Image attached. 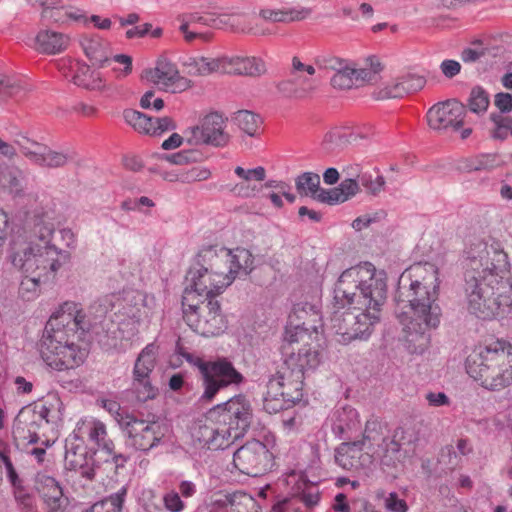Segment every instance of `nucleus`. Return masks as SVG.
Here are the masks:
<instances>
[{
	"label": "nucleus",
	"instance_id": "4468645a",
	"mask_svg": "<svg viewBox=\"0 0 512 512\" xmlns=\"http://www.w3.org/2000/svg\"><path fill=\"white\" fill-rule=\"evenodd\" d=\"M121 429L126 436V446L142 452L159 446L167 433L166 425L158 421L138 419L133 415Z\"/></svg>",
	"mask_w": 512,
	"mask_h": 512
},
{
	"label": "nucleus",
	"instance_id": "13d9d810",
	"mask_svg": "<svg viewBox=\"0 0 512 512\" xmlns=\"http://www.w3.org/2000/svg\"><path fill=\"white\" fill-rule=\"evenodd\" d=\"M200 154L196 151L184 150L166 156V160L175 165H185L199 160Z\"/></svg>",
	"mask_w": 512,
	"mask_h": 512
},
{
	"label": "nucleus",
	"instance_id": "9b49d317",
	"mask_svg": "<svg viewBox=\"0 0 512 512\" xmlns=\"http://www.w3.org/2000/svg\"><path fill=\"white\" fill-rule=\"evenodd\" d=\"M224 418L214 415L211 409L205 423L195 425L190 432L188 452L195 458L201 456L203 450H219L228 448L241 438Z\"/></svg>",
	"mask_w": 512,
	"mask_h": 512
},
{
	"label": "nucleus",
	"instance_id": "37998d69",
	"mask_svg": "<svg viewBox=\"0 0 512 512\" xmlns=\"http://www.w3.org/2000/svg\"><path fill=\"white\" fill-rule=\"evenodd\" d=\"M266 72L265 62L255 56L240 57L239 75L245 76H261Z\"/></svg>",
	"mask_w": 512,
	"mask_h": 512
},
{
	"label": "nucleus",
	"instance_id": "2eb2a0df",
	"mask_svg": "<svg viewBox=\"0 0 512 512\" xmlns=\"http://www.w3.org/2000/svg\"><path fill=\"white\" fill-rule=\"evenodd\" d=\"M226 119L217 112L205 115L198 125L185 130V140L189 145H211L224 147L230 136L226 131Z\"/></svg>",
	"mask_w": 512,
	"mask_h": 512
},
{
	"label": "nucleus",
	"instance_id": "bf43d9fd",
	"mask_svg": "<svg viewBox=\"0 0 512 512\" xmlns=\"http://www.w3.org/2000/svg\"><path fill=\"white\" fill-rule=\"evenodd\" d=\"M359 179L355 180L353 178L344 179L339 185V190L341 192L342 197H344V201H347L354 197L360 190L359 188Z\"/></svg>",
	"mask_w": 512,
	"mask_h": 512
},
{
	"label": "nucleus",
	"instance_id": "f257e3e1",
	"mask_svg": "<svg viewBox=\"0 0 512 512\" xmlns=\"http://www.w3.org/2000/svg\"><path fill=\"white\" fill-rule=\"evenodd\" d=\"M156 300L139 290L124 291L120 296L105 297L94 302L84 313L80 304L66 301L51 315L40 340L39 352L50 368L63 371L81 366L88 350L81 335L92 332L107 348H118V340H130L147 326L153 316Z\"/></svg>",
	"mask_w": 512,
	"mask_h": 512
},
{
	"label": "nucleus",
	"instance_id": "f03ea898",
	"mask_svg": "<svg viewBox=\"0 0 512 512\" xmlns=\"http://www.w3.org/2000/svg\"><path fill=\"white\" fill-rule=\"evenodd\" d=\"M386 273L370 262L350 267L339 276L334 289L330 329L337 341L348 344L366 339L379 322L386 299Z\"/></svg>",
	"mask_w": 512,
	"mask_h": 512
},
{
	"label": "nucleus",
	"instance_id": "6e6552de",
	"mask_svg": "<svg viewBox=\"0 0 512 512\" xmlns=\"http://www.w3.org/2000/svg\"><path fill=\"white\" fill-rule=\"evenodd\" d=\"M470 377L488 390H501L512 384V345L496 341L475 350L466 360Z\"/></svg>",
	"mask_w": 512,
	"mask_h": 512
},
{
	"label": "nucleus",
	"instance_id": "e433bc0d",
	"mask_svg": "<svg viewBox=\"0 0 512 512\" xmlns=\"http://www.w3.org/2000/svg\"><path fill=\"white\" fill-rule=\"evenodd\" d=\"M297 191L301 195L311 197L316 200V194L320 192V176L313 172H304L295 180Z\"/></svg>",
	"mask_w": 512,
	"mask_h": 512
},
{
	"label": "nucleus",
	"instance_id": "2f4dec72",
	"mask_svg": "<svg viewBox=\"0 0 512 512\" xmlns=\"http://www.w3.org/2000/svg\"><path fill=\"white\" fill-rule=\"evenodd\" d=\"M49 19L60 25H67L70 23L86 25L89 22V17L85 10L72 5L61 7H58V5L55 6L54 10L50 12Z\"/></svg>",
	"mask_w": 512,
	"mask_h": 512
},
{
	"label": "nucleus",
	"instance_id": "ddd939ff",
	"mask_svg": "<svg viewBox=\"0 0 512 512\" xmlns=\"http://www.w3.org/2000/svg\"><path fill=\"white\" fill-rule=\"evenodd\" d=\"M183 313L189 327L202 336H217L226 329L217 299L195 301V307L183 306Z\"/></svg>",
	"mask_w": 512,
	"mask_h": 512
},
{
	"label": "nucleus",
	"instance_id": "8fccbe9b",
	"mask_svg": "<svg viewBox=\"0 0 512 512\" xmlns=\"http://www.w3.org/2000/svg\"><path fill=\"white\" fill-rule=\"evenodd\" d=\"M211 170L206 166H194L188 170H182L181 183H193L205 181L211 177Z\"/></svg>",
	"mask_w": 512,
	"mask_h": 512
},
{
	"label": "nucleus",
	"instance_id": "4c0bfd02",
	"mask_svg": "<svg viewBox=\"0 0 512 512\" xmlns=\"http://www.w3.org/2000/svg\"><path fill=\"white\" fill-rule=\"evenodd\" d=\"M240 498L238 494L217 495L210 504L209 512H247Z\"/></svg>",
	"mask_w": 512,
	"mask_h": 512
},
{
	"label": "nucleus",
	"instance_id": "1a4fd4ad",
	"mask_svg": "<svg viewBox=\"0 0 512 512\" xmlns=\"http://www.w3.org/2000/svg\"><path fill=\"white\" fill-rule=\"evenodd\" d=\"M186 283L182 306L195 307V301L216 299L231 285V278H227L216 253L207 246L198 252L196 262L187 273Z\"/></svg>",
	"mask_w": 512,
	"mask_h": 512
},
{
	"label": "nucleus",
	"instance_id": "a18cd8bd",
	"mask_svg": "<svg viewBox=\"0 0 512 512\" xmlns=\"http://www.w3.org/2000/svg\"><path fill=\"white\" fill-rule=\"evenodd\" d=\"M241 56H221L214 58V73L239 75Z\"/></svg>",
	"mask_w": 512,
	"mask_h": 512
},
{
	"label": "nucleus",
	"instance_id": "ea45409f",
	"mask_svg": "<svg viewBox=\"0 0 512 512\" xmlns=\"http://www.w3.org/2000/svg\"><path fill=\"white\" fill-rule=\"evenodd\" d=\"M490 120L493 124L490 129V135L493 139L503 141L509 136L512 137V117L491 113Z\"/></svg>",
	"mask_w": 512,
	"mask_h": 512
},
{
	"label": "nucleus",
	"instance_id": "c9c22d12",
	"mask_svg": "<svg viewBox=\"0 0 512 512\" xmlns=\"http://www.w3.org/2000/svg\"><path fill=\"white\" fill-rule=\"evenodd\" d=\"M123 117L125 122L139 133L148 135L155 133V130L153 129L154 118L134 109L125 110L123 112Z\"/></svg>",
	"mask_w": 512,
	"mask_h": 512
},
{
	"label": "nucleus",
	"instance_id": "0e129e2a",
	"mask_svg": "<svg viewBox=\"0 0 512 512\" xmlns=\"http://www.w3.org/2000/svg\"><path fill=\"white\" fill-rule=\"evenodd\" d=\"M306 484L302 481L298 483L297 488L292 489L293 495H298L301 491V500L304 502L306 506L312 507L315 506L319 502V494L316 492L304 491L303 487Z\"/></svg>",
	"mask_w": 512,
	"mask_h": 512
},
{
	"label": "nucleus",
	"instance_id": "bb28decb",
	"mask_svg": "<svg viewBox=\"0 0 512 512\" xmlns=\"http://www.w3.org/2000/svg\"><path fill=\"white\" fill-rule=\"evenodd\" d=\"M35 486L48 512H67L69 499L53 477L39 474Z\"/></svg>",
	"mask_w": 512,
	"mask_h": 512
},
{
	"label": "nucleus",
	"instance_id": "c03bdc74",
	"mask_svg": "<svg viewBox=\"0 0 512 512\" xmlns=\"http://www.w3.org/2000/svg\"><path fill=\"white\" fill-rule=\"evenodd\" d=\"M490 100L487 92L481 87H475L471 90L468 105L471 112L476 114L485 113Z\"/></svg>",
	"mask_w": 512,
	"mask_h": 512
},
{
	"label": "nucleus",
	"instance_id": "393cba45",
	"mask_svg": "<svg viewBox=\"0 0 512 512\" xmlns=\"http://www.w3.org/2000/svg\"><path fill=\"white\" fill-rule=\"evenodd\" d=\"M326 426L337 439L348 440L361 429L360 415L349 405L338 407L327 417Z\"/></svg>",
	"mask_w": 512,
	"mask_h": 512
},
{
	"label": "nucleus",
	"instance_id": "7c9ffc66",
	"mask_svg": "<svg viewBox=\"0 0 512 512\" xmlns=\"http://www.w3.org/2000/svg\"><path fill=\"white\" fill-rule=\"evenodd\" d=\"M315 74V68L310 65L303 63L300 58L293 57L290 69V80L282 82L280 89L284 90L285 86L291 82L294 87V92H307L313 88L310 77Z\"/></svg>",
	"mask_w": 512,
	"mask_h": 512
},
{
	"label": "nucleus",
	"instance_id": "412c9836",
	"mask_svg": "<svg viewBox=\"0 0 512 512\" xmlns=\"http://www.w3.org/2000/svg\"><path fill=\"white\" fill-rule=\"evenodd\" d=\"M212 410L214 415L224 418L238 435L244 436L251 423L252 409L250 402L243 395L235 396Z\"/></svg>",
	"mask_w": 512,
	"mask_h": 512
},
{
	"label": "nucleus",
	"instance_id": "4d7b16f0",
	"mask_svg": "<svg viewBox=\"0 0 512 512\" xmlns=\"http://www.w3.org/2000/svg\"><path fill=\"white\" fill-rule=\"evenodd\" d=\"M316 201L328 205H336L345 202L338 186L330 189L321 188L320 192L316 194Z\"/></svg>",
	"mask_w": 512,
	"mask_h": 512
},
{
	"label": "nucleus",
	"instance_id": "9d476101",
	"mask_svg": "<svg viewBox=\"0 0 512 512\" xmlns=\"http://www.w3.org/2000/svg\"><path fill=\"white\" fill-rule=\"evenodd\" d=\"M182 359H185L200 371L204 386L201 398L204 400L210 401L221 389L230 385H238L243 381L242 374L235 369L228 359L218 358L214 361H204L199 356L188 352L178 341L170 363L177 367Z\"/></svg>",
	"mask_w": 512,
	"mask_h": 512
},
{
	"label": "nucleus",
	"instance_id": "a211bd4d",
	"mask_svg": "<svg viewBox=\"0 0 512 512\" xmlns=\"http://www.w3.org/2000/svg\"><path fill=\"white\" fill-rule=\"evenodd\" d=\"M82 49L86 57L94 64L103 66H111L112 63L123 66L122 69L113 66L112 69L118 76H126L132 70V59L128 55L118 54L113 57L110 56L109 44L101 37L85 36L81 40Z\"/></svg>",
	"mask_w": 512,
	"mask_h": 512
},
{
	"label": "nucleus",
	"instance_id": "69168bd1",
	"mask_svg": "<svg viewBox=\"0 0 512 512\" xmlns=\"http://www.w3.org/2000/svg\"><path fill=\"white\" fill-rule=\"evenodd\" d=\"M494 104L500 111L499 114L509 113L512 111V96L509 93H497L494 98Z\"/></svg>",
	"mask_w": 512,
	"mask_h": 512
},
{
	"label": "nucleus",
	"instance_id": "6e6d98bb",
	"mask_svg": "<svg viewBox=\"0 0 512 512\" xmlns=\"http://www.w3.org/2000/svg\"><path fill=\"white\" fill-rule=\"evenodd\" d=\"M22 179L20 172L7 170L0 179L1 185L13 194H18L22 190Z\"/></svg>",
	"mask_w": 512,
	"mask_h": 512
},
{
	"label": "nucleus",
	"instance_id": "20e7f679",
	"mask_svg": "<svg viewBox=\"0 0 512 512\" xmlns=\"http://www.w3.org/2000/svg\"><path fill=\"white\" fill-rule=\"evenodd\" d=\"M465 304L477 318H505L512 311L510 263L502 244L476 241L466 251Z\"/></svg>",
	"mask_w": 512,
	"mask_h": 512
},
{
	"label": "nucleus",
	"instance_id": "864d4df0",
	"mask_svg": "<svg viewBox=\"0 0 512 512\" xmlns=\"http://www.w3.org/2000/svg\"><path fill=\"white\" fill-rule=\"evenodd\" d=\"M357 177L359 179V183L374 195L378 194L383 189L385 184L383 176L378 174L373 177L372 174L363 172L358 174Z\"/></svg>",
	"mask_w": 512,
	"mask_h": 512
},
{
	"label": "nucleus",
	"instance_id": "473e14b6",
	"mask_svg": "<svg viewBox=\"0 0 512 512\" xmlns=\"http://www.w3.org/2000/svg\"><path fill=\"white\" fill-rule=\"evenodd\" d=\"M333 62L334 64H331L330 67L336 72L331 78L332 86L339 89H349L353 86H357L353 72V64L347 63L341 59H334Z\"/></svg>",
	"mask_w": 512,
	"mask_h": 512
},
{
	"label": "nucleus",
	"instance_id": "423d86ee",
	"mask_svg": "<svg viewBox=\"0 0 512 512\" xmlns=\"http://www.w3.org/2000/svg\"><path fill=\"white\" fill-rule=\"evenodd\" d=\"M37 219L33 232L28 235L24 228L11 235L8 258L12 265L21 270L23 277L19 294L26 301L39 296L41 283L55 279L61 267L70 260V253L51 243L55 231L52 220L56 213L47 203L46 208L34 210Z\"/></svg>",
	"mask_w": 512,
	"mask_h": 512
},
{
	"label": "nucleus",
	"instance_id": "aec40b11",
	"mask_svg": "<svg viewBox=\"0 0 512 512\" xmlns=\"http://www.w3.org/2000/svg\"><path fill=\"white\" fill-rule=\"evenodd\" d=\"M209 248L216 253L227 278H231V284L237 277L248 275L252 271L254 257L248 249L236 248L231 250L219 245H211Z\"/></svg>",
	"mask_w": 512,
	"mask_h": 512
},
{
	"label": "nucleus",
	"instance_id": "052dcab7",
	"mask_svg": "<svg viewBox=\"0 0 512 512\" xmlns=\"http://www.w3.org/2000/svg\"><path fill=\"white\" fill-rule=\"evenodd\" d=\"M384 503L386 509L390 512H407L408 510L406 501L394 492L388 494Z\"/></svg>",
	"mask_w": 512,
	"mask_h": 512
},
{
	"label": "nucleus",
	"instance_id": "774afa93",
	"mask_svg": "<svg viewBox=\"0 0 512 512\" xmlns=\"http://www.w3.org/2000/svg\"><path fill=\"white\" fill-rule=\"evenodd\" d=\"M15 498L23 512H38L34 505V500L30 495L25 494L23 491H17Z\"/></svg>",
	"mask_w": 512,
	"mask_h": 512
},
{
	"label": "nucleus",
	"instance_id": "603ef678",
	"mask_svg": "<svg viewBox=\"0 0 512 512\" xmlns=\"http://www.w3.org/2000/svg\"><path fill=\"white\" fill-rule=\"evenodd\" d=\"M162 503L168 512H183L186 509V503L174 489L163 494Z\"/></svg>",
	"mask_w": 512,
	"mask_h": 512
},
{
	"label": "nucleus",
	"instance_id": "dca6fc26",
	"mask_svg": "<svg viewBox=\"0 0 512 512\" xmlns=\"http://www.w3.org/2000/svg\"><path fill=\"white\" fill-rule=\"evenodd\" d=\"M233 463L241 473L256 477L272 468L273 454L265 444L252 440L237 449Z\"/></svg>",
	"mask_w": 512,
	"mask_h": 512
},
{
	"label": "nucleus",
	"instance_id": "58836bf2",
	"mask_svg": "<svg viewBox=\"0 0 512 512\" xmlns=\"http://www.w3.org/2000/svg\"><path fill=\"white\" fill-rule=\"evenodd\" d=\"M234 121L244 133L251 137L257 135L261 124L260 116L248 110L236 112Z\"/></svg>",
	"mask_w": 512,
	"mask_h": 512
},
{
	"label": "nucleus",
	"instance_id": "cd10ccee",
	"mask_svg": "<svg viewBox=\"0 0 512 512\" xmlns=\"http://www.w3.org/2000/svg\"><path fill=\"white\" fill-rule=\"evenodd\" d=\"M50 408L45 404L36 406L34 409H22L16 417L14 434L21 436V425L28 427V436H22L28 439V443L34 444L39 441V436L35 431V426L40 427L42 423L48 424L50 420Z\"/></svg>",
	"mask_w": 512,
	"mask_h": 512
},
{
	"label": "nucleus",
	"instance_id": "f704fd0d",
	"mask_svg": "<svg viewBox=\"0 0 512 512\" xmlns=\"http://www.w3.org/2000/svg\"><path fill=\"white\" fill-rule=\"evenodd\" d=\"M309 9H263L260 15L263 19L272 22H292L296 20H302L309 16Z\"/></svg>",
	"mask_w": 512,
	"mask_h": 512
},
{
	"label": "nucleus",
	"instance_id": "6ab92c4d",
	"mask_svg": "<svg viewBox=\"0 0 512 512\" xmlns=\"http://www.w3.org/2000/svg\"><path fill=\"white\" fill-rule=\"evenodd\" d=\"M70 436L83 441V444L91 443L107 456L113 457L116 462L121 455H117L114 451L113 441L108 437L105 423L95 417L81 418Z\"/></svg>",
	"mask_w": 512,
	"mask_h": 512
},
{
	"label": "nucleus",
	"instance_id": "f8f14e48",
	"mask_svg": "<svg viewBox=\"0 0 512 512\" xmlns=\"http://www.w3.org/2000/svg\"><path fill=\"white\" fill-rule=\"evenodd\" d=\"M466 117V107L455 99H449L434 104L428 110L427 123L435 131L459 133L462 139H467L472 127Z\"/></svg>",
	"mask_w": 512,
	"mask_h": 512
},
{
	"label": "nucleus",
	"instance_id": "338daca9",
	"mask_svg": "<svg viewBox=\"0 0 512 512\" xmlns=\"http://www.w3.org/2000/svg\"><path fill=\"white\" fill-rule=\"evenodd\" d=\"M425 399L431 407H442L450 404V399L444 392H428Z\"/></svg>",
	"mask_w": 512,
	"mask_h": 512
},
{
	"label": "nucleus",
	"instance_id": "79ce46f5",
	"mask_svg": "<svg viewBox=\"0 0 512 512\" xmlns=\"http://www.w3.org/2000/svg\"><path fill=\"white\" fill-rule=\"evenodd\" d=\"M125 495L126 489L123 487L117 493L92 505L86 512H120Z\"/></svg>",
	"mask_w": 512,
	"mask_h": 512
},
{
	"label": "nucleus",
	"instance_id": "3c124183",
	"mask_svg": "<svg viewBox=\"0 0 512 512\" xmlns=\"http://www.w3.org/2000/svg\"><path fill=\"white\" fill-rule=\"evenodd\" d=\"M100 402L101 406L117 421L121 428L132 417V415L125 413L120 404L113 399H101Z\"/></svg>",
	"mask_w": 512,
	"mask_h": 512
},
{
	"label": "nucleus",
	"instance_id": "72a5a7b5",
	"mask_svg": "<svg viewBox=\"0 0 512 512\" xmlns=\"http://www.w3.org/2000/svg\"><path fill=\"white\" fill-rule=\"evenodd\" d=\"M382 68V64L376 56L368 57L359 67H356L353 64V72L355 74L357 86L376 80V77L381 72Z\"/></svg>",
	"mask_w": 512,
	"mask_h": 512
},
{
	"label": "nucleus",
	"instance_id": "7ed1b4c3",
	"mask_svg": "<svg viewBox=\"0 0 512 512\" xmlns=\"http://www.w3.org/2000/svg\"><path fill=\"white\" fill-rule=\"evenodd\" d=\"M323 322L317 303L299 302L294 305L285 327L284 341L288 344L310 340L285 358V365L290 376L278 374L267 384V392L263 399V408L270 414L288 409L303 396V379L307 370H313L322 361L319 350L323 338Z\"/></svg>",
	"mask_w": 512,
	"mask_h": 512
},
{
	"label": "nucleus",
	"instance_id": "a19ab883",
	"mask_svg": "<svg viewBox=\"0 0 512 512\" xmlns=\"http://www.w3.org/2000/svg\"><path fill=\"white\" fill-rule=\"evenodd\" d=\"M214 58L209 57H190L184 62V66L189 75L206 76L214 73Z\"/></svg>",
	"mask_w": 512,
	"mask_h": 512
},
{
	"label": "nucleus",
	"instance_id": "49530a36",
	"mask_svg": "<svg viewBox=\"0 0 512 512\" xmlns=\"http://www.w3.org/2000/svg\"><path fill=\"white\" fill-rule=\"evenodd\" d=\"M398 78L401 85L398 94L402 93L403 96L421 90L426 84L425 78L420 75L407 74Z\"/></svg>",
	"mask_w": 512,
	"mask_h": 512
},
{
	"label": "nucleus",
	"instance_id": "0eeeda50",
	"mask_svg": "<svg viewBox=\"0 0 512 512\" xmlns=\"http://www.w3.org/2000/svg\"><path fill=\"white\" fill-rule=\"evenodd\" d=\"M404 430L395 429L391 439L384 437V427L377 418L366 421L363 439L343 442L335 450V461L346 470H358L369 466L373 460L390 465L399 459L403 446Z\"/></svg>",
	"mask_w": 512,
	"mask_h": 512
},
{
	"label": "nucleus",
	"instance_id": "e2e57ef3",
	"mask_svg": "<svg viewBox=\"0 0 512 512\" xmlns=\"http://www.w3.org/2000/svg\"><path fill=\"white\" fill-rule=\"evenodd\" d=\"M176 128L174 120L170 117L154 118L153 129L155 133H151L152 136L161 135L165 132L172 131Z\"/></svg>",
	"mask_w": 512,
	"mask_h": 512
},
{
	"label": "nucleus",
	"instance_id": "f3484780",
	"mask_svg": "<svg viewBox=\"0 0 512 512\" xmlns=\"http://www.w3.org/2000/svg\"><path fill=\"white\" fill-rule=\"evenodd\" d=\"M158 354L159 347L152 342L141 350L135 360L132 385L136 398L141 402L153 399L156 395V389L151 384L150 375L157 364Z\"/></svg>",
	"mask_w": 512,
	"mask_h": 512
},
{
	"label": "nucleus",
	"instance_id": "a878e982",
	"mask_svg": "<svg viewBox=\"0 0 512 512\" xmlns=\"http://www.w3.org/2000/svg\"><path fill=\"white\" fill-rule=\"evenodd\" d=\"M65 467L69 470L77 471L87 477L92 478L94 475L92 454L87 451V445L83 441L75 437L68 436L65 441Z\"/></svg>",
	"mask_w": 512,
	"mask_h": 512
},
{
	"label": "nucleus",
	"instance_id": "c756f323",
	"mask_svg": "<svg viewBox=\"0 0 512 512\" xmlns=\"http://www.w3.org/2000/svg\"><path fill=\"white\" fill-rule=\"evenodd\" d=\"M69 44V36L53 30H41L32 39L31 46L43 54L61 53Z\"/></svg>",
	"mask_w": 512,
	"mask_h": 512
},
{
	"label": "nucleus",
	"instance_id": "c85d7f7f",
	"mask_svg": "<svg viewBox=\"0 0 512 512\" xmlns=\"http://www.w3.org/2000/svg\"><path fill=\"white\" fill-rule=\"evenodd\" d=\"M235 175L241 182L234 185L232 192L241 198H254L261 191L260 183L266 179V169L263 166L244 168L237 166L234 169Z\"/></svg>",
	"mask_w": 512,
	"mask_h": 512
},
{
	"label": "nucleus",
	"instance_id": "5fc2aeb1",
	"mask_svg": "<svg viewBox=\"0 0 512 512\" xmlns=\"http://www.w3.org/2000/svg\"><path fill=\"white\" fill-rule=\"evenodd\" d=\"M399 88H401L399 78L383 82L376 92V97L378 99L401 98L403 95L398 94Z\"/></svg>",
	"mask_w": 512,
	"mask_h": 512
},
{
	"label": "nucleus",
	"instance_id": "39448f33",
	"mask_svg": "<svg viewBox=\"0 0 512 512\" xmlns=\"http://www.w3.org/2000/svg\"><path fill=\"white\" fill-rule=\"evenodd\" d=\"M440 268L432 262H419L399 277L395 293V315L405 333L407 350L423 354L430 346V330L440 324L438 304Z\"/></svg>",
	"mask_w": 512,
	"mask_h": 512
},
{
	"label": "nucleus",
	"instance_id": "5701e85b",
	"mask_svg": "<svg viewBox=\"0 0 512 512\" xmlns=\"http://www.w3.org/2000/svg\"><path fill=\"white\" fill-rule=\"evenodd\" d=\"M58 69L66 79L82 88L102 90L105 87L101 74L79 60L63 58L58 62Z\"/></svg>",
	"mask_w": 512,
	"mask_h": 512
},
{
	"label": "nucleus",
	"instance_id": "b1692460",
	"mask_svg": "<svg viewBox=\"0 0 512 512\" xmlns=\"http://www.w3.org/2000/svg\"><path fill=\"white\" fill-rule=\"evenodd\" d=\"M16 143L25 157H27L31 162L43 167H61L71 158L68 153L52 150L49 147L32 141L25 136L18 138Z\"/></svg>",
	"mask_w": 512,
	"mask_h": 512
},
{
	"label": "nucleus",
	"instance_id": "de8ad7c7",
	"mask_svg": "<svg viewBox=\"0 0 512 512\" xmlns=\"http://www.w3.org/2000/svg\"><path fill=\"white\" fill-rule=\"evenodd\" d=\"M215 19H212L209 16H192L189 22L182 23L180 26V30L183 32L184 37L187 41H193L196 38H200L204 41L208 39V35L202 32L197 31H189V25L194 23H202L205 25H210L211 22H215Z\"/></svg>",
	"mask_w": 512,
	"mask_h": 512
},
{
	"label": "nucleus",
	"instance_id": "4be33fe9",
	"mask_svg": "<svg viewBox=\"0 0 512 512\" xmlns=\"http://www.w3.org/2000/svg\"><path fill=\"white\" fill-rule=\"evenodd\" d=\"M146 77L161 89L171 93L183 92L191 86V81L181 76L176 65L166 58H160L156 66L147 72Z\"/></svg>",
	"mask_w": 512,
	"mask_h": 512
},
{
	"label": "nucleus",
	"instance_id": "680f3d73",
	"mask_svg": "<svg viewBox=\"0 0 512 512\" xmlns=\"http://www.w3.org/2000/svg\"><path fill=\"white\" fill-rule=\"evenodd\" d=\"M20 85L11 77L0 74V94L14 96L20 91Z\"/></svg>",
	"mask_w": 512,
	"mask_h": 512
},
{
	"label": "nucleus",
	"instance_id": "09e8293b",
	"mask_svg": "<svg viewBox=\"0 0 512 512\" xmlns=\"http://www.w3.org/2000/svg\"><path fill=\"white\" fill-rule=\"evenodd\" d=\"M498 165V158L495 154H482L471 158L466 168L470 171L488 170Z\"/></svg>",
	"mask_w": 512,
	"mask_h": 512
}]
</instances>
